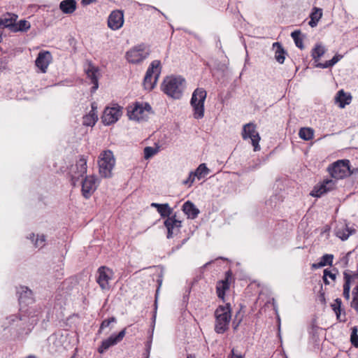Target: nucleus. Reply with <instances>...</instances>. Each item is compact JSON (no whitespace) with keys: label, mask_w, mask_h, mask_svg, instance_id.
Wrapping results in <instances>:
<instances>
[{"label":"nucleus","mask_w":358,"mask_h":358,"mask_svg":"<svg viewBox=\"0 0 358 358\" xmlns=\"http://www.w3.org/2000/svg\"><path fill=\"white\" fill-rule=\"evenodd\" d=\"M34 237H35V234H30V237L29 238H30L32 241H34Z\"/></svg>","instance_id":"54"},{"label":"nucleus","mask_w":358,"mask_h":358,"mask_svg":"<svg viewBox=\"0 0 358 358\" xmlns=\"http://www.w3.org/2000/svg\"><path fill=\"white\" fill-rule=\"evenodd\" d=\"M239 323H240V321H239L236 324H235V325H234V329L235 330L238 328V325H239Z\"/></svg>","instance_id":"56"},{"label":"nucleus","mask_w":358,"mask_h":358,"mask_svg":"<svg viewBox=\"0 0 358 358\" xmlns=\"http://www.w3.org/2000/svg\"><path fill=\"white\" fill-rule=\"evenodd\" d=\"M242 137L244 140L250 138L252 144L254 146V150L257 151L260 150L259 142L260 136L256 131V126L253 123H248L243 126L242 131Z\"/></svg>","instance_id":"10"},{"label":"nucleus","mask_w":358,"mask_h":358,"mask_svg":"<svg viewBox=\"0 0 358 358\" xmlns=\"http://www.w3.org/2000/svg\"><path fill=\"white\" fill-rule=\"evenodd\" d=\"M326 48L320 43H317L311 51V56L315 61L317 62L321 57H322L326 52Z\"/></svg>","instance_id":"31"},{"label":"nucleus","mask_w":358,"mask_h":358,"mask_svg":"<svg viewBox=\"0 0 358 358\" xmlns=\"http://www.w3.org/2000/svg\"><path fill=\"white\" fill-rule=\"evenodd\" d=\"M185 82L181 76L166 77L162 84V91L169 96L178 99L182 95Z\"/></svg>","instance_id":"2"},{"label":"nucleus","mask_w":358,"mask_h":358,"mask_svg":"<svg viewBox=\"0 0 358 358\" xmlns=\"http://www.w3.org/2000/svg\"><path fill=\"white\" fill-rule=\"evenodd\" d=\"M299 136L305 141H309L313 138L314 132L310 128L303 127L299 130Z\"/></svg>","instance_id":"38"},{"label":"nucleus","mask_w":358,"mask_h":358,"mask_svg":"<svg viewBox=\"0 0 358 358\" xmlns=\"http://www.w3.org/2000/svg\"><path fill=\"white\" fill-rule=\"evenodd\" d=\"M335 100L336 103H338L339 107L343 108L346 105L350 103L352 96L350 93H345L343 90H341L338 92Z\"/></svg>","instance_id":"26"},{"label":"nucleus","mask_w":358,"mask_h":358,"mask_svg":"<svg viewBox=\"0 0 358 358\" xmlns=\"http://www.w3.org/2000/svg\"><path fill=\"white\" fill-rule=\"evenodd\" d=\"M351 307L358 313V285L354 288L352 291V301L351 302Z\"/></svg>","instance_id":"40"},{"label":"nucleus","mask_w":358,"mask_h":358,"mask_svg":"<svg viewBox=\"0 0 358 358\" xmlns=\"http://www.w3.org/2000/svg\"><path fill=\"white\" fill-rule=\"evenodd\" d=\"M273 48L275 50V59L280 64H283L285 59L286 52L282 45L278 42H275L273 44Z\"/></svg>","instance_id":"29"},{"label":"nucleus","mask_w":358,"mask_h":358,"mask_svg":"<svg viewBox=\"0 0 358 358\" xmlns=\"http://www.w3.org/2000/svg\"><path fill=\"white\" fill-rule=\"evenodd\" d=\"M85 71L88 78L90 79L91 83L93 84L92 91L95 92L99 87V68L90 62Z\"/></svg>","instance_id":"22"},{"label":"nucleus","mask_w":358,"mask_h":358,"mask_svg":"<svg viewBox=\"0 0 358 358\" xmlns=\"http://www.w3.org/2000/svg\"><path fill=\"white\" fill-rule=\"evenodd\" d=\"M357 270H358V264H357Z\"/></svg>","instance_id":"59"},{"label":"nucleus","mask_w":358,"mask_h":358,"mask_svg":"<svg viewBox=\"0 0 358 358\" xmlns=\"http://www.w3.org/2000/svg\"><path fill=\"white\" fill-rule=\"evenodd\" d=\"M334 255L330 254L324 255L320 261L317 264H313L312 267L314 268H319L327 265L331 266L333 262Z\"/></svg>","instance_id":"34"},{"label":"nucleus","mask_w":358,"mask_h":358,"mask_svg":"<svg viewBox=\"0 0 358 358\" xmlns=\"http://www.w3.org/2000/svg\"><path fill=\"white\" fill-rule=\"evenodd\" d=\"M343 58V55H336L333 57V58L329 61L325 62L324 63H320L315 64L316 67L327 69L334 66L337 62H338Z\"/></svg>","instance_id":"36"},{"label":"nucleus","mask_w":358,"mask_h":358,"mask_svg":"<svg viewBox=\"0 0 358 358\" xmlns=\"http://www.w3.org/2000/svg\"><path fill=\"white\" fill-rule=\"evenodd\" d=\"M209 173V169L207 168L206 164H201L193 173L199 180L207 176Z\"/></svg>","instance_id":"37"},{"label":"nucleus","mask_w":358,"mask_h":358,"mask_svg":"<svg viewBox=\"0 0 358 358\" xmlns=\"http://www.w3.org/2000/svg\"><path fill=\"white\" fill-rule=\"evenodd\" d=\"M45 237L44 235H37V238L34 242L36 248H43L45 245Z\"/></svg>","instance_id":"45"},{"label":"nucleus","mask_w":358,"mask_h":358,"mask_svg":"<svg viewBox=\"0 0 358 358\" xmlns=\"http://www.w3.org/2000/svg\"><path fill=\"white\" fill-rule=\"evenodd\" d=\"M31 27V24L29 21L26 20H21L18 22L15 21L13 22V25H12L11 31L17 32L22 31L24 32L28 31Z\"/></svg>","instance_id":"30"},{"label":"nucleus","mask_w":358,"mask_h":358,"mask_svg":"<svg viewBox=\"0 0 358 358\" xmlns=\"http://www.w3.org/2000/svg\"><path fill=\"white\" fill-rule=\"evenodd\" d=\"M152 108L148 103L136 102L134 106L128 108V116L129 119L137 121L144 120L151 112Z\"/></svg>","instance_id":"8"},{"label":"nucleus","mask_w":358,"mask_h":358,"mask_svg":"<svg viewBox=\"0 0 358 358\" xmlns=\"http://www.w3.org/2000/svg\"><path fill=\"white\" fill-rule=\"evenodd\" d=\"M151 343H152V341L150 340V341H148V343L146 344V353H147L146 358H148V357H149L150 350H151Z\"/></svg>","instance_id":"50"},{"label":"nucleus","mask_w":358,"mask_h":358,"mask_svg":"<svg viewBox=\"0 0 358 358\" xmlns=\"http://www.w3.org/2000/svg\"><path fill=\"white\" fill-rule=\"evenodd\" d=\"M206 91L203 88H196L192 96L190 104L193 108V116L195 119H201L204 116V102Z\"/></svg>","instance_id":"5"},{"label":"nucleus","mask_w":358,"mask_h":358,"mask_svg":"<svg viewBox=\"0 0 358 358\" xmlns=\"http://www.w3.org/2000/svg\"><path fill=\"white\" fill-rule=\"evenodd\" d=\"M164 225L167 229V238H171L173 235L179 233L182 227V222L177 219L176 215L174 213V215L165 219Z\"/></svg>","instance_id":"15"},{"label":"nucleus","mask_w":358,"mask_h":358,"mask_svg":"<svg viewBox=\"0 0 358 358\" xmlns=\"http://www.w3.org/2000/svg\"><path fill=\"white\" fill-rule=\"evenodd\" d=\"M158 282H159V286H161V285H162V280H158Z\"/></svg>","instance_id":"58"},{"label":"nucleus","mask_w":358,"mask_h":358,"mask_svg":"<svg viewBox=\"0 0 358 358\" xmlns=\"http://www.w3.org/2000/svg\"><path fill=\"white\" fill-rule=\"evenodd\" d=\"M182 210L187 216V218L194 220L199 214V210L190 201L185 202L182 205Z\"/></svg>","instance_id":"24"},{"label":"nucleus","mask_w":358,"mask_h":358,"mask_svg":"<svg viewBox=\"0 0 358 358\" xmlns=\"http://www.w3.org/2000/svg\"><path fill=\"white\" fill-rule=\"evenodd\" d=\"M341 304L342 301L341 299L337 298L334 300V303L331 305L332 310L336 315V318L340 322L345 321V315L344 314L343 317L341 316Z\"/></svg>","instance_id":"33"},{"label":"nucleus","mask_w":358,"mask_h":358,"mask_svg":"<svg viewBox=\"0 0 358 358\" xmlns=\"http://www.w3.org/2000/svg\"><path fill=\"white\" fill-rule=\"evenodd\" d=\"M49 339H50V340H54V344H55V343H57H57H60V341H59L57 340V338L56 337H55V336H51Z\"/></svg>","instance_id":"52"},{"label":"nucleus","mask_w":358,"mask_h":358,"mask_svg":"<svg viewBox=\"0 0 358 358\" xmlns=\"http://www.w3.org/2000/svg\"><path fill=\"white\" fill-rule=\"evenodd\" d=\"M124 24V13L122 10H113L108 18V26L112 30L120 29Z\"/></svg>","instance_id":"17"},{"label":"nucleus","mask_w":358,"mask_h":358,"mask_svg":"<svg viewBox=\"0 0 358 358\" xmlns=\"http://www.w3.org/2000/svg\"><path fill=\"white\" fill-rule=\"evenodd\" d=\"M150 48L144 43H141L127 51L126 58L129 63L140 64L150 55Z\"/></svg>","instance_id":"7"},{"label":"nucleus","mask_w":358,"mask_h":358,"mask_svg":"<svg viewBox=\"0 0 358 358\" xmlns=\"http://www.w3.org/2000/svg\"><path fill=\"white\" fill-rule=\"evenodd\" d=\"M195 178L196 177L194 176L193 171H191L189 174V177L186 180H183L182 183L184 185H188L190 187L194 182Z\"/></svg>","instance_id":"46"},{"label":"nucleus","mask_w":358,"mask_h":358,"mask_svg":"<svg viewBox=\"0 0 358 358\" xmlns=\"http://www.w3.org/2000/svg\"><path fill=\"white\" fill-rule=\"evenodd\" d=\"M112 322H116V318L115 317L104 320L101 324L99 333H101L103 329L108 327Z\"/></svg>","instance_id":"43"},{"label":"nucleus","mask_w":358,"mask_h":358,"mask_svg":"<svg viewBox=\"0 0 358 358\" xmlns=\"http://www.w3.org/2000/svg\"><path fill=\"white\" fill-rule=\"evenodd\" d=\"M343 278H344V284H343V297L346 300L350 299V292L351 287V277L348 275L347 272H343Z\"/></svg>","instance_id":"35"},{"label":"nucleus","mask_w":358,"mask_h":358,"mask_svg":"<svg viewBox=\"0 0 358 358\" xmlns=\"http://www.w3.org/2000/svg\"><path fill=\"white\" fill-rule=\"evenodd\" d=\"M17 294H18L20 310L30 304H32L34 301L32 291L27 287H20L17 289Z\"/></svg>","instance_id":"16"},{"label":"nucleus","mask_w":358,"mask_h":358,"mask_svg":"<svg viewBox=\"0 0 358 358\" xmlns=\"http://www.w3.org/2000/svg\"><path fill=\"white\" fill-rule=\"evenodd\" d=\"M52 59V56L50 52L44 51L40 52L35 61L36 66L41 71L42 73H45L48 65Z\"/></svg>","instance_id":"21"},{"label":"nucleus","mask_w":358,"mask_h":358,"mask_svg":"<svg viewBox=\"0 0 358 358\" xmlns=\"http://www.w3.org/2000/svg\"><path fill=\"white\" fill-rule=\"evenodd\" d=\"M96 282L102 289H109V280L111 279L112 271L106 266H101L98 269Z\"/></svg>","instance_id":"19"},{"label":"nucleus","mask_w":358,"mask_h":358,"mask_svg":"<svg viewBox=\"0 0 358 358\" xmlns=\"http://www.w3.org/2000/svg\"><path fill=\"white\" fill-rule=\"evenodd\" d=\"M215 331L217 334L225 333L229 327L231 319V308L230 303L219 306L215 311Z\"/></svg>","instance_id":"1"},{"label":"nucleus","mask_w":358,"mask_h":358,"mask_svg":"<svg viewBox=\"0 0 358 358\" xmlns=\"http://www.w3.org/2000/svg\"><path fill=\"white\" fill-rule=\"evenodd\" d=\"M60 10L65 14H71L76 9V1L75 0H64L59 3Z\"/></svg>","instance_id":"27"},{"label":"nucleus","mask_w":358,"mask_h":358,"mask_svg":"<svg viewBox=\"0 0 358 358\" xmlns=\"http://www.w3.org/2000/svg\"><path fill=\"white\" fill-rule=\"evenodd\" d=\"M356 229L346 222H339L335 228L336 236L342 241L347 240L350 235L354 234Z\"/></svg>","instance_id":"18"},{"label":"nucleus","mask_w":358,"mask_h":358,"mask_svg":"<svg viewBox=\"0 0 358 358\" xmlns=\"http://www.w3.org/2000/svg\"><path fill=\"white\" fill-rule=\"evenodd\" d=\"M322 17V9L317 7H314L312 9V11L310 14V20L308 22V24L311 27H315L317 26L318 22Z\"/></svg>","instance_id":"28"},{"label":"nucleus","mask_w":358,"mask_h":358,"mask_svg":"<svg viewBox=\"0 0 358 358\" xmlns=\"http://www.w3.org/2000/svg\"><path fill=\"white\" fill-rule=\"evenodd\" d=\"M126 334V329H124L120 331L117 334H112L107 339L103 340L101 342V345L98 348V352L100 354H103L107 350H108L110 347L115 345L118 343H120L124 338Z\"/></svg>","instance_id":"14"},{"label":"nucleus","mask_w":358,"mask_h":358,"mask_svg":"<svg viewBox=\"0 0 358 358\" xmlns=\"http://www.w3.org/2000/svg\"><path fill=\"white\" fill-rule=\"evenodd\" d=\"M87 158L80 155L75 165L70 169L71 181L73 186H76L79 179L85 175L87 170Z\"/></svg>","instance_id":"9"},{"label":"nucleus","mask_w":358,"mask_h":358,"mask_svg":"<svg viewBox=\"0 0 358 358\" xmlns=\"http://www.w3.org/2000/svg\"><path fill=\"white\" fill-rule=\"evenodd\" d=\"M301 31L299 30H296L291 34V36L293 38L295 45L297 48L301 50L304 48L303 39L300 37Z\"/></svg>","instance_id":"39"},{"label":"nucleus","mask_w":358,"mask_h":358,"mask_svg":"<svg viewBox=\"0 0 358 358\" xmlns=\"http://www.w3.org/2000/svg\"><path fill=\"white\" fill-rule=\"evenodd\" d=\"M26 319H27V317H22L20 315H10L9 317L7 318V320H9L8 322L10 325L14 324L15 323H17L20 321H25Z\"/></svg>","instance_id":"44"},{"label":"nucleus","mask_w":358,"mask_h":358,"mask_svg":"<svg viewBox=\"0 0 358 358\" xmlns=\"http://www.w3.org/2000/svg\"><path fill=\"white\" fill-rule=\"evenodd\" d=\"M187 358H196L194 355H189Z\"/></svg>","instance_id":"57"},{"label":"nucleus","mask_w":358,"mask_h":358,"mask_svg":"<svg viewBox=\"0 0 358 358\" xmlns=\"http://www.w3.org/2000/svg\"><path fill=\"white\" fill-rule=\"evenodd\" d=\"M97 178L94 176H87L82 180V194L89 199L97 188Z\"/></svg>","instance_id":"13"},{"label":"nucleus","mask_w":358,"mask_h":358,"mask_svg":"<svg viewBox=\"0 0 358 358\" xmlns=\"http://www.w3.org/2000/svg\"><path fill=\"white\" fill-rule=\"evenodd\" d=\"M115 164V159L112 151L107 150L102 152L98 160L99 174L101 177L110 178Z\"/></svg>","instance_id":"4"},{"label":"nucleus","mask_w":358,"mask_h":358,"mask_svg":"<svg viewBox=\"0 0 358 358\" xmlns=\"http://www.w3.org/2000/svg\"><path fill=\"white\" fill-rule=\"evenodd\" d=\"M162 66L159 60H154L147 69L144 80L143 87L146 90H152L161 74Z\"/></svg>","instance_id":"6"},{"label":"nucleus","mask_w":358,"mask_h":358,"mask_svg":"<svg viewBox=\"0 0 358 358\" xmlns=\"http://www.w3.org/2000/svg\"><path fill=\"white\" fill-rule=\"evenodd\" d=\"M350 341L355 347H358V328L355 326L351 328Z\"/></svg>","instance_id":"41"},{"label":"nucleus","mask_w":358,"mask_h":358,"mask_svg":"<svg viewBox=\"0 0 358 358\" xmlns=\"http://www.w3.org/2000/svg\"><path fill=\"white\" fill-rule=\"evenodd\" d=\"M98 120V116L96 114L94 108L92 110L83 117V124L85 126L93 127Z\"/></svg>","instance_id":"32"},{"label":"nucleus","mask_w":358,"mask_h":358,"mask_svg":"<svg viewBox=\"0 0 358 358\" xmlns=\"http://www.w3.org/2000/svg\"><path fill=\"white\" fill-rule=\"evenodd\" d=\"M336 186V182L333 179H325L321 183L316 185L310 192V195L314 197H320L324 194L334 189Z\"/></svg>","instance_id":"11"},{"label":"nucleus","mask_w":358,"mask_h":358,"mask_svg":"<svg viewBox=\"0 0 358 358\" xmlns=\"http://www.w3.org/2000/svg\"><path fill=\"white\" fill-rule=\"evenodd\" d=\"M327 171L331 178L336 182L344 179L355 173L350 169V161L348 159H339L331 164L327 167Z\"/></svg>","instance_id":"3"},{"label":"nucleus","mask_w":358,"mask_h":358,"mask_svg":"<svg viewBox=\"0 0 358 358\" xmlns=\"http://www.w3.org/2000/svg\"><path fill=\"white\" fill-rule=\"evenodd\" d=\"M17 15L7 13L0 17V29L8 28L11 31L12 25H13V22L17 21Z\"/></svg>","instance_id":"25"},{"label":"nucleus","mask_w":358,"mask_h":358,"mask_svg":"<svg viewBox=\"0 0 358 358\" xmlns=\"http://www.w3.org/2000/svg\"><path fill=\"white\" fill-rule=\"evenodd\" d=\"M323 281L324 282L325 285H329V282L327 279V277H324V275H323Z\"/></svg>","instance_id":"53"},{"label":"nucleus","mask_w":358,"mask_h":358,"mask_svg":"<svg viewBox=\"0 0 358 358\" xmlns=\"http://www.w3.org/2000/svg\"><path fill=\"white\" fill-rule=\"evenodd\" d=\"M232 273L230 271L225 273L224 280H219L216 285V293L217 296L224 301L225 292L229 289V280L231 278Z\"/></svg>","instance_id":"20"},{"label":"nucleus","mask_w":358,"mask_h":358,"mask_svg":"<svg viewBox=\"0 0 358 358\" xmlns=\"http://www.w3.org/2000/svg\"><path fill=\"white\" fill-rule=\"evenodd\" d=\"M150 206L155 208L162 218L166 219L169 217H171L172 215H174L173 210L170 207L168 203L162 204L157 203H152Z\"/></svg>","instance_id":"23"},{"label":"nucleus","mask_w":358,"mask_h":358,"mask_svg":"<svg viewBox=\"0 0 358 358\" xmlns=\"http://www.w3.org/2000/svg\"><path fill=\"white\" fill-rule=\"evenodd\" d=\"M324 277H327V278L329 277L331 279H332L333 280H335L336 278V273H332L331 271H329L328 269L324 270Z\"/></svg>","instance_id":"47"},{"label":"nucleus","mask_w":358,"mask_h":358,"mask_svg":"<svg viewBox=\"0 0 358 358\" xmlns=\"http://www.w3.org/2000/svg\"><path fill=\"white\" fill-rule=\"evenodd\" d=\"M157 150L156 148H154L152 147H145L144 148V157L145 159H149L152 157L153 155H155L157 153Z\"/></svg>","instance_id":"42"},{"label":"nucleus","mask_w":358,"mask_h":358,"mask_svg":"<svg viewBox=\"0 0 358 358\" xmlns=\"http://www.w3.org/2000/svg\"><path fill=\"white\" fill-rule=\"evenodd\" d=\"M344 272H347L348 275H350V277H351V282L352 280H354L355 278H358V270L357 272H354V273H352L350 270H345Z\"/></svg>","instance_id":"48"},{"label":"nucleus","mask_w":358,"mask_h":358,"mask_svg":"<svg viewBox=\"0 0 358 358\" xmlns=\"http://www.w3.org/2000/svg\"><path fill=\"white\" fill-rule=\"evenodd\" d=\"M122 115V108L115 106L106 108L101 117L102 122L105 125H110L116 122Z\"/></svg>","instance_id":"12"},{"label":"nucleus","mask_w":358,"mask_h":358,"mask_svg":"<svg viewBox=\"0 0 358 358\" xmlns=\"http://www.w3.org/2000/svg\"><path fill=\"white\" fill-rule=\"evenodd\" d=\"M95 1L96 0H82V3L84 5H89Z\"/></svg>","instance_id":"51"},{"label":"nucleus","mask_w":358,"mask_h":358,"mask_svg":"<svg viewBox=\"0 0 358 358\" xmlns=\"http://www.w3.org/2000/svg\"><path fill=\"white\" fill-rule=\"evenodd\" d=\"M320 297H321V300L324 302L325 301V299H324V293L321 294Z\"/></svg>","instance_id":"55"},{"label":"nucleus","mask_w":358,"mask_h":358,"mask_svg":"<svg viewBox=\"0 0 358 358\" xmlns=\"http://www.w3.org/2000/svg\"><path fill=\"white\" fill-rule=\"evenodd\" d=\"M228 358H244V357L241 355L236 354L234 349H232L231 354L229 355Z\"/></svg>","instance_id":"49"}]
</instances>
